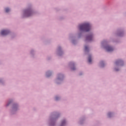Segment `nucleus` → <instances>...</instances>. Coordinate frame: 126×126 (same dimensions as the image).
<instances>
[{"instance_id": "obj_1", "label": "nucleus", "mask_w": 126, "mask_h": 126, "mask_svg": "<svg viewBox=\"0 0 126 126\" xmlns=\"http://www.w3.org/2000/svg\"><path fill=\"white\" fill-rule=\"evenodd\" d=\"M91 26L90 24L87 23L79 25V30L80 31H85L88 32L90 30Z\"/></svg>"}, {"instance_id": "obj_2", "label": "nucleus", "mask_w": 126, "mask_h": 126, "mask_svg": "<svg viewBox=\"0 0 126 126\" xmlns=\"http://www.w3.org/2000/svg\"><path fill=\"white\" fill-rule=\"evenodd\" d=\"M105 49L106 51H107V52H112V51H114V48L110 46H106L105 47Z\"/></svg>"}, {"instance_id": "obj_3", "label": "nucleus", "mask_w": 126, "mask_h": 126, "mask_svg": "<svg viewBox=\"0 0 126 126\" xmlns=\"http://www.w3.org/2000/svg\"><path fill=\"white\" fill-rule=\"evenodd\" d=\"M9 33V31L4 30L1 32V35H7V34H8Z\"/></svg>"}, {"instance_id": "obj_4", "label": "nucleus", "mask_w": 126, "mask_h": 126, "mask_svg": "<svg viewBox=\"0 0 126 126\" xmlns=\"http://www.w3.org/2000/svg\"><path fill=\"white\" fill-rule=\"evenodd\" d=\"M93 38V36L92 35H88L87 36V41H91Z\"/></svg>"}, {"instance_id": "obj_5", "label": "nucleus", "mask_w": 126, "mask_h": 126, "mask_svg": "<svg viewBox=\"0 0 126 126\" xmlns=\"http://www.w3.org/2000/svg\"><path fill=\"white\" fill-rule=\"evenodd\" d=\"M27 16H31V14H32V12L30 11H27L26 12Z\"/></svg>"}, {"instance_id": "obj_6", "label": "nucleus", "mask_w": 126, "mask_h": 126, "mask_svg": "<svg viewBox=\"0 0 126 126\" xmlns=\"http://www.w3.org/2000/svg\"><path fill=\"white\" fill-rule=\"evenodd\" d=\"M64 125H65V121H62V124H61V126H64Z\"/></svg>"}, {"instance_id": "obj_7", "label": "nucleus", "mask_w": 126, "mask_h": 126, "mask_svg": "<svg viewBox=\"0 0 126 126\" xmlns=\"http://www.w3.org/2000/svg\"><path fill=\"white\" fill-rule=\"evenodd\" d=\"M92 62V60L91 59V57H89L88 59V62L90 63Z\"/></svg>"}, {"instance_id": "obj_8", "label": "nucleus", "mask_w": 126, "mask_h": 126, "mask_svg": "<svg viewBox=\"0 0 126 126\" xmlns=\"http://www.w3.org/2000/svg\"><path fill=\"white\" fill-rule=\"evenodd\" d=\"M122 61L121 60H119V61H117L116 63H116V64H118V63H122Z\"/></svg>"}, {"instance_id": "obj_9", "label": "nucleus", "mask_w": 126, "mask_h": 126, "mask_svg": "<svg viewBox=\"0 0 126 126\" xmlns=\"http://www.w3.org/2000/svg\"><path fill=\"white\" fill-rule=\"evenodd\" d=\"M9 10H10V9H9L8 8L5 9L6 12H9Z\"/></svg>"}, {"instance_id": "obj_10", "label": "nucleus", "mask_w": 126, "mask_h": 126, "mask_svg": "<svg viewBox=\"0 0 126 126\" xmlns=\"http://www.w3.org/2000/svg\"><path fill=\"white\" fill-rule=\"evenodd\" d=\"M85 50L86 52L88 51V47L85 46Z\"/></svg>"}, {"instance_id": "obj_11", "label": "nucleus", "mask_w": 126, "mask_h": 126, "mask_svg": "<svg viewBox=\"0 0 126 126\" xmlns=\"http://www.w3.org/2000/svg\"><path fill=\"white\" fill-rule=\"evenodd\" d=\"M111 115H112V113H108V117H111Z\"/></svg>"}, {"instance_id": "obj_12", "label": "nucleus", "mask_w": 126, "mask_h": 126, "mask_svg": "<svg viewBox=\"0 0 126 126\" xmlns=\"http://www.w3.org/2000/svg\"><path fill=\"white\" fill-rule=\"evenodd\" d=\"M71 69H72V70H75V67H73V68H71Z\"/></svg>"}, {"instance_id": "obj_13", "label": "nucleus", "mask_w": 126, "mask_h": 126, "mask_svg": "<svg viewBox=\"0 0 126 126\" xmlns=\"http://www.w3.org/2000/svg\"><path fill=\"white\" fill-rule=\"evenodd\" d=\"M56 100H59V97H56Z\"/></svg>"}, {"instance_id": "obj_14", "label": "nucleus", "mask_w": 126, "mask_h": 126, "mask_svg": "<svg viewBox=\"0 0 126 126\" xmlns=\"http://www.w3.org/2000/svg\"><path fill=\"white\" fill-rule=\"evenodd\" d=\"M115 70H116V71H118V70H119V69H115Z\"/></svg>"}, {"instance_id": "obj_15", "label": "nucleus", "mask_w": 126, "mask_h": 126, "mask_svg": "<svg viewBox=\"0 0 126 126\" xmlns=\"http://www.w3.org/2000/svg\"><path fill=\"white\" fill-rule=\"evenodd\" d=\"M47 76H50V75H49L48 74H47Z\"/></svg>"}, {"instance_id": "obj_16", "label": "nucleus", "mask_w": 126, "mask_h": 126, "mask_svg": "<svg viewBox=\"0 0 126 126\" xmlns=\"http://www.w3.org/2000/svg\"><path fill=\"white\" fill-rule=\"evenodd\" d=\"M8 105H9V103H8V104L7 105V106H8Z\"/></svg>"}]
</instances>
